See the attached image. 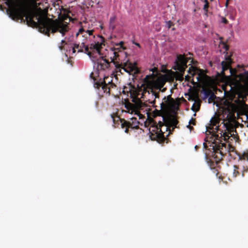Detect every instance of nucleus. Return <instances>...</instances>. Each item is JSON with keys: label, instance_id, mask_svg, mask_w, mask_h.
Listing matches in <instances>:
<instances>
[{"label": "nucleus", "instance_id": "1", "mask_svg": "<svg viewBox=\"0 0 248 248\" xmlns=\"http://www.w3.org/2000/svg\"><path fill=\"white\" fill-rule=\"evenodd\" d=\"M8 6L7 13L14 20L26 22L29 26L36 28L39 31L50 36V33L57 31L62 36L69 31L67 24L57 20H53L42 15L40 13L28 9L23 4H18L15 0H5Z\"/></svg>", "mask_w": 248, "mask_h": 248}, {"label": "nucleus", "instance_id": "2", "mask_svg": "<svg viewBox=\"0 0 248 248\" xmlns=\"http://www.w3.org/2000/svg\"><path fill=\"white\" fill-rule=\"evenodd\" d=\"M178 121L176 116H166L163 117V122L159 121L157 124L156 122H154L152 125L149 128V136L152 140H156L159 143L163 142L166 140L164 132L162 130V126L165 124L166 131H169V134L171 133L177 127Z\"/></svg>", "mask_w": 248, "mask_h": 248}, {"label": "nucleus", "instance_id": "3", "mask_svg": "<svg viewBox=\"0 0 248 248\" xmlns=\"http://www.w3.org/2000/svg\"><path fill=\"white\" fill-rule=\"evenodd\" d=\"M98 73L97 71L90 74V78L94 81V87L100 91H102L108 96L110 95L111 89L116 87V85L112 82V78L105 77L103 79L100 78L98 80Z\"/></svg>", "mask_w": 248, "mask_h": 248}, {"label": "nucleus", "instance_id": "4", "mask_svg": "<svg viewBox=\"0 0 248 248\" xmlns=\"http://www.w3.org/2000/svg\"><path fill=\"white\" fill-rule=\"evenodd\" d=\"M214 139L215 145L213 146V157L215 159L216 162L221 160L225 156L228 155L229 152L228 148L227 141L224 140V137L219 138V140Z\"/></svg>", "mask_w": 248, "mask_h": 248}, {"label": "nucleus", "instance_id": "5", "mask_svg": "<svg viewBox=\"0 0 248 248\" xmlns=\"http://www.w3.org/2000/svg\"><path fill=\"white\" fill-rule=\"evenodd\" d=\"M220 121L219 119L217 117H213L211 118L209 125L206 127L207 131L212 135L213 138L216 140H219V138L224 137V140H226L230 138L229 134L226 132H224L222 130L219 129L218 125Z\"/></svg>", "mask_w": 248, "mask_h": 248}, {"label": "nucleus", "instance_id": "6", "mask_svg": "<svg viewBox=\"0 0 248 248\" xmlns=\"http://www.w3.org/2000/svg\"><path fill=\"white\" fill-rule=\"evenodd\" d=\"M111 118L114 124L116 121H120L121 127L124 129V132L127 134H130V131L133 129H138L139 128V122L136 118H132L130 121L125 120L124 119H121L115 113L111 115Z\"/></svg>", "mask_w": 248, "mask_h": 248}, {"label": "nucleus", "instance_id": "7", "mask_svg": "<svg viewBox=\"0 0 248 248\" xmlns=\"http://www.w3.org/2000/svg\"><path fill=\"white\" fill-rule=\"evenodd\" d=\"M130 88L129 90H127V88L125 87L124 89L126 90V91L129 92L130 93V96L132 99V102L135 103V105L132 104L129 102H125V107L128 110H131L132 112L135 109V105L137 107H140L141 101L139 98V96L140 95V91L137 89L134 86L130 84Z\"/></svg>", "mask_w": 248, "mask_h": 248}, {"label": "nucleus", "instance_id": "8", "mask_svg": "<svg viewBox=\"0 0 248 248\" xmlns=\"http://www.w3.org/2000/svg\"><path fill=\"white\" fill-rule=\"evenodd\" d=\"M119 48H116L115 47H109L107 49H105L103 52H101V54L102 58H105L106 60L113 63L116 67V64H117L118 62L117 60L119 57Z\"/></svg>", "mask_w": 248, "mask_h": 248}, {"label": "nucleus", "instance_id": "9", "mask_svg": "<svg viewBox=\"0 0 248 248\" xmlns=\"http://www.w3.org/2000/svg\"><path fill=\"white\" fill-rule=\"evenodd\" d=\"M97 40L96 39L94 43H93L88 46L89 52H90L91 56L92 57V53L95 52L99 55L101 54V49L103 46H105V40L104 38L100 35H98Z\"/></svg>", "mask_w": 248, "mask_h": 248}, {"label": "nucleus", "instance_id": "10", "mask_svg": "<svg viewBox=\"0 0 248 248\" xmlns=\"http://www.w3.org/2000/svg\"><path fill=\"white\" fill-rule=\"evenodd\" d=\"M188 58L185 55H179L175 62L174 69L178 70L181 73H184L185 69L187 67Z\"/></svg>", "mask_w": 248, "mask_h": 248}, {"label": "nucleus", "instance_id": "11", "mask_svg": "<svg viewBox=\"0 0 248 248\" xmlns=\"http://www.w3.org/2000/svg\"><path fill=\"white\" fill-rule=\"evenodd\" d=\"M121 69H123L125 72L129 73V74H132L133 73H135V71L137 70L136 65L129 62L128 61L123 63L119 64L118 63L117 64H116V69L117 72H118V70L121 72Z\"/></svg>", "mask_w": 248, "mask_h": 248}, {"label": "nucleus", "instance_id": "12", "mask_svg": "<svg viewBox=\"0 0 248 248\" xmlns=\"http://www.w3.org/2000/svg\"><path fill=\"white\" fill-rule=\"evenodd\" d=\"M163 101L160 104V108L167 112L168 110L172 108L174 103V99L171 97V95L163 98Z\"/></svg>", "mask_w": 248, "mask_h": 248}, {"label": "nucleus", "instance_id": "13", "mask_svg": "<svg viewBox=\"0 0 248 248\" xmlns=\"http://www.w3.org/2000/svg\"><path fill=\"white\" fill-rule=\"evenodd\" d=\"M86 41L87 38L84 39V41L81 42L80 44H75L73 48V52L74 53L76 52V49L78 50V52H84L89 56H91L90 52H89V47L88 45H86Z\"/></svg>", "mask_w": 248, "mask_h": 248}, {"label": "nucleus", "instance_id": "14", "mask_svg": "<svg viewBox=\"0 0 248 248\" xmlns=\"http://www.w3.org/2000/svg\"><path fill=\"white\" fill-rule=\"evenodd\" d=\"M111 62L106 60L105 58H102L100 56V58L97 60V64L98 70H105L110 67Z\"/></svg>", "mask_w": 248, "mask_h": 248}, {"label": "nucleus", "instance_id": "15", "mask_svg": "<svg viewBox=\"0 0 248 248\" xmlns=\"http://www.w3.org/2000/svg\"><path fill=\"white\" fill-rule=\"evenodd\" d=\"M166 81L164 78H158L153 82V86L155 89H158L159 91L164 92L166 89L164 88L162 90H161V89L163 87Z\"/></svg>", "mask_w": 248, "mask_h": 248}, {"label": "nucleus", "instance_id": "16", "mask_svg": "<svg viewBox=\"0 0 248 248\" xmlns=\"http://www.w3.org/2000/svg\"><path fill=\"white\" fill-rule=\"evenodd\" d=\"M148 93V94H150V93H152V95L155 96V99L153 101H151L150 103L152 105V106L154 107H156V106H155V99L156 98H159V93H156L155 91H154L153 89L152 88H150L148 91H147L146 89H144L142 93H141V98H143V96L144 94L146 93Z\"/></svg>", "mask_w": 248, "mask_h": 248}, {"label": "nucleus", "instance_id": "17", "mask_svg": "<svg viewBox=\"0 0 248 248\" xmlns=\"http://www.w3.org/2000/svg\"><path fill=\"white\" fill-rule=\"evenodd\" d=\"M226 61H222L221 62L222 65V73L223 74H224V72L230 68L231 67V59L229 57H228L226 58Z\"/></svg>", "mask_w": 248, "mask_h": 248}, {"label": "nucleus", "instance_id": "18", "mask_svg": "<svg viewBox=\"0 0 248 248\" xmlns=\"http://www.w3.org/2000/svg\"><path fill=\"white\" fill-rule=\"evenodd\" d=\"M161 116L163 118V117L166 116H175L174 115H170L169 114H168L167 112H166L165 110H163V109H161L160 110H157L155 109L154 111H153V116L155 117L156 116Z\"/></svg>", "mask_w": 248, "mask_h": 248}, {"label": "nucleus", "instance_id": "19", "mask_svg": "<svg viewBox=\"0 0 248 248\" xmlns=\"http://www.w3.org/2000/svg\"><path fill=\"white\" fill-rule=\"evenodd\" d=\"M228 150H229L228 155L233 159L236 158L238 153H237V151L235 150V148L230 144H228Z\"/></svg>", "mask_w": 248, "mask_h": 248}, {"label": "nucleus", "instance_id": "20", "mask_svg": "<svg viewBox=\"0 0 248 248\" xmlns=\"http://www.w3.org/2000/svg\"><path fill=\"white\" fill-rule=\"evenodd\" d=\"M116 19L117 17L115 15L112 16L110 17L109 21V29H111L112 31H113L116 27Z\"/></svg>", "mask_w": 248, "mask_h": 248}, {"label": "nucleus", "instance_id": "21", "mask_svg": "<svg viewBox=\"0 0 248 248\" xmlns=\"http://www.w3.org/2000/svg\"><path fill=\"white\" fill-rule=\"evenodd\" d=\"M93 30H87L85 31L83 28H81L78 32L77 33V35H78L79 34H83L82 36H84L85 34H83L84 32L87 33L89 35H92Z\"/></svg>", "mask_w": 248, "mask_h": 248}, {"label": "nucleus", "instance_id": "22", "mask_svg": "<svg viewBox=\"0 0 248 248\" xmlns=\"http://www.w3.org/2000/svg\"><path fill=\"white\" fill-rule=\"evenodd\" d=\"M202 92L204 94L205 98H208L213 92L210 89H203L202 90Z\"/></svg>", "mask_w": 248, "mask_h": 248}, {"label": "nucleus", "instance_id": "23", "mask_svg": "<svg viewBox=\"0 0 248 248\" xmlns=\"http://www.w3.org/2000/svg\"><path fill=\"white\" fill-rule=\"evenodd\" d=\"M197 70H198L196 67L193 66H191L189 68L188 72L189 74L191 75L192 77H193L195 74H196Z\"/></svg>", "mask_w": 248, "mask_h": 248}, {"label": "nucleus", "instance_id": "24", "mask_svg": "<svg viewBox=\"0 0 248 248\" xmlns=\"http://www.w3.org/2000/svg\"><path fill=\"white\" fill-rule=\"evenodd\" d=\"M239 159L241 160L248 161V153H244L243 154L239 153L237 155Z\"/></svg>", "mask_w": 248, "mask_h": 248}, {"label": "nucleus", "instance_id": "25", "mask_svg": "<svg viewBox=\"0 0 248 248\" xmlns=\"http://www.w3.org/2000/svg\"><path fill=\"white\" fill-rule=\"evenodd\" d=\"M239 169V167L237 166L234 165L233 166V176L234 177H236V176L239 175L240 173L238 171Z\"/></svg>", "mask_w": 248, "mask_h": 248}, {"label": "nucleus", "instance_id": "26", "mask_svg": "<svg viewBox=\"0 0 248 248\" xmlns=\"http://www.w3.org/2000/svg\"><path fill=\"white\" fill-rule=\"evenodd\" d=\"M189 125H187V127L190 129V130H191V129H193V127L190 126V124H192V125H195L196 124V121H195V119H193V118H192L189 122Z\"/></svg>", "mask_w": 248, "mask_h": 248}, {"label": "nucleus", "instance_id": "27", "mask_svg": "<svg viewBox=\"0 0 248 248\" xmlns=\"http://www.w3.org/2000/svg\"><path fill=\"white\" fill-rule=\"evenodd\" d=\"M205 74L204 73V71L202 70H199V72L198 73V76L197 77V80L198 81H200V79L202 78L204 76Z\"/></svg>", "mask_w": 248, "mask_h": 248}, {"label": "nucleus", "instance_id": "28", "mask_svg": "<svg viewBox=\"0 0 248 248\" xmlns=\"http://www.w3.org/2000/svg\"><path fill=\"white\" fill-rule=\"evenodd\" d=\"M203 1L204 3V5L203 6V9L205 12H207L208 11V9L209 7V2L207 0H204Z\"/></svg>", "mask_w": 248, "mask_h": 248}, {"label": "nucleus", "instance_id": "29", "mask_svg": "<svg viewBox=\"0 0 248 248\" xmlns=\"http://www.w3.org/2000/svg\"><path fill=\"white\" fill-rule=\"evenodd\" d=\"M209 98V102H211L214 101L216 98V96L215 95L214 93H211V94L208 97Z\"/></svg>", "mask_w": 248, "mask_h": 248}, {"label": "nucleus", "instance_id": "30", "mask_svg": "<svg viewBox=\"0 0 248 248\" xmlns=\"http://www.w3.org/2000/svg\"><path fill=\"white\" fill-rule=\"evenodd\" d=\"M124 42L123 41H121L119 43H117V44H115V46H120V47H119L118 48H119V52L120 51V49L121 48H123L124 49H125V48L124 47Z\"/></svg>", "mask_w": 248, "mask_h": 248}, {"label": "nucleus", "instance_id": "31", "mask_svg": "<svg viewBox=\"0 0 248 248\" xmlns=\"http://www.w3.org/2000/svg\"><path fill=\"white\" fill-rule=\"evenodd\" d=\"M166 24L168 29H170L171 26H173V23L171 21H168L166 22Z\"/></svg>", "mask_w": 248, "mask_h": 248}, {"label": "nucleus", "instance_id": "32", "mask_svg": "<svg viewBox=\"0 0 248 248\" xmlns=\"http://www.w3.org/2000/svg\"><path fill=\"white\" fill-rule=\"evenodd\" d=\"M221 21L222 23L224 24H227L228 23V21L227 20V19L224 17H222L221 18Z\"/></svg>", "mask_w": 248, "mask_h": 248}, {"label": "nucleus", "instance_id": "33", "mask_svg": "<svg viewBox=\"0 0 248 248\" xmlns=\"http://www.w3.org/2000/svg\"><path fill=\"white\" fill-rule=\"evenodd\" d=\"M178 79L180 80H182L183 79V75L182 74L181 75H180L179 78H178Z\"/></svg>", "mask_w": 248, "mask_h": 248}, {"label": "nucleus", "instance_id": "34", "mask_svg": "<svg viewBox=\"0 0 248 248\" xmlns=\"http://www.w3.org/2000/svg\"><path fill=\"white\" fill-rule=\"evenodd\" d=\"M194 105H195V104H193V105L192 106V110H194V111H198V110L199 109V108H200V107H199V106H198V108L197 109H195L194 108Z\"/></svg>", "mask_w": 248, "mask_h": 248}, {"label": "nucleus", "instance_id": "35", "mask_svg": "<svg viewBox=\"0 0 248 248\" xmlns=\"http://www.w3.org/2000/svg\"><path fill=\"white\" fill-rule=\"evenodd\" d=\"M190 78V76H189L188 75L185 76V79L186 80H188V81L189 80Z\"/></svg>", "mask_w": 248, "mask_h": 248}, {"label": "nucleus", "instance_id": "36", "mask_svg": "<svg viewBox=\"0 0 248 248\" xmlns=\"http://www.w3.org/2000/svg\"><path fill=\"white\" fill-rule=\"evenodd\" d=\"M133 44H135L136 46H138L139 47H140V44L139 43H138L133 42Z\"/></svg>", "mask_w": 248, "mask_h": 248}, {"label": "nucleus", "instance_id": "37", "mask_svg": "<svg viewBox=\"0 0 248 248\" xmlns=\"http://www.w3.org/2000/svg\"><path fill=\"white\" fill-rule=\"evenodd\" d=\"M248 169L247 168V169L245 170L244 169V171H243V173H242V175L244 176V172H247L248 171Z\"/></svg>", "mask_w": 248, "mask_h": 248}, {"label": "nucleus", "instance_id": "38", "mask_svg": "<svg viewBox=\"0 0 248 248\" xmlns=\"http://www.w3.org/2000/svg\"><path fill=\"white\" fill-rule=\"evenodd\" d=\"M164 125H165V124ZM162 130H163V132L164 133V131H165V126H162Z\"/></svg>", "mask_w": 248, "mask_h": 248}, {"label": "nucleus", "instance_id": "39", "mask_svg": "<svg viewBox=\"0 0 248 248\" xmlns=\"http://www.w3.org/2000/svg\"><path fill=\"white\" fill-rule=\"evenodd\" d=\"M63 43H65V41L64 40H62L61 41V44H62Z\"/></svg>", "mask_w": 248, "mask_h": 248}, {"label": "nucleus", "instance_id": "40", "mask_svg": "<svg viewBox=\"0 0 248 248\" xmlns=\"http://www.w3.org/2000/svg\"><path fill=\"white\" fill-rule=\"evenodd\" d=\"M199 148V147L198 146H197V145H196L195 146V148L196 149V150H197V149H198Z\"/></svg>", "mask_w": 248, "mask_h": 248}, {"label": "nucleus", "instance_id": "41", "mask_svg": "<svg viewBox=\"0 0 248 248\" xmlns=\"http://www.w3.org/2000/svg\"><path fill=\"white\" fill-rule=\"evenodd\" d=\"M228 0H227V1L226 2V6H227L228 4Z\"/></svg>", "mask_w": 248, "mask_h": 248}, {"label": "nucleus", "instance_id": "42", "mask_svg": "<svg viewBox=\"0 0 248 248\" xmlns=\"http://www.w3.org/2000/svg\"><path fill=\"white\" fill-rule=\"evenodd\" d=\"M203 145L205 147L206 145V144L205 143H203Z\"/></svg>", "mask_w": 248, "mask_h": 248}, {"label": "nucleus", "instance_id": "43", "mask_svg": "<svg viewBox=\"0 0 248 248\" xmlns=\"http://www.w3.org/2000/svg\"><path fill=\"white\" fill-rule=\"evenodd\" d=\"M149 77V76H147L146 78H147Z\"/></svg>", "mask_w": 248, "mask_h": 248}]
</instances>
